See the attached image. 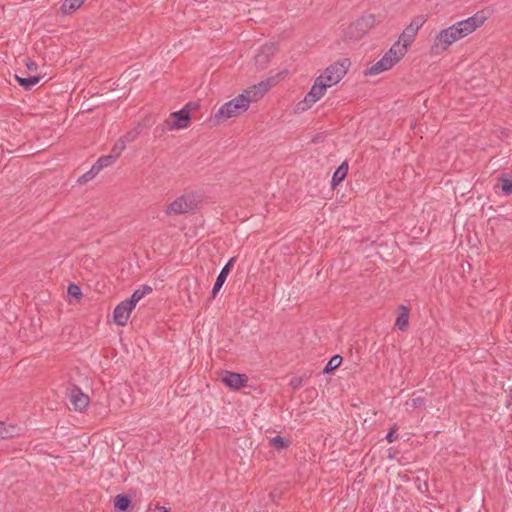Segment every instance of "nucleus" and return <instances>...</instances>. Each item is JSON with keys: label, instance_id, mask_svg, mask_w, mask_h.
Instances as JSON below:
<instances>
[{"label": "nucleus", "instance_id": "f704fd0d", "mask_svg": "<svg viewBox=\"0 0 512 512\" xmlns=\"http://www.w3.org/2000/svg\"><path fill=\"white\" fill-rule=\"evenodd\" d=\"M289 385L294 389H299L303 385V378L299 376L292 377Z\"/></svg>", "mask_w": 512, "mask_h": 512}, {"label": "nucleus", "instance_id": "4468645a", "mask_svg": "<svg viewBox=\"0 0 512 512\" xmlns=\"http://www.w3.org/2000/svg\"><path fill=\"white\" fill-rule=\"evenodd\" d=\"M273 54H274V46L272 44L271 45L266 44V45L262 46L261 49L259 50V52L254 57L255 64L258 66V68L264 69L267 66V64L269 63L270 58Z\"/></svg>", "mask_w": 512, "mask_h": 512}, {"label": "nucleus", "instance_id": "7ed1b4c3", "mask_svg": "<svg viewBox=\"0 0 512 512\" xmlns=\"http://www.w3.org/2000/svg\"><path fill=\"white\" fill-rule=\"evenodd\" d=\"M376 18L374 14H364L352 22L343 32L345 41L360 40L371 28L374 27Z\"/></svg>", "mask_w": 512, "mask_h": 512}, {"label": "nucleus", "instance_id": "f257e3e1", "mask_svg": "<svg viewBox=\"0 0 512 512\" xmlns=\"http://www.w3.org/2000/svg\"><path fill=\"white\" fill-rule=\"evenodd\" d=\"M485 20L486 17L481 12H478L446 29H442L434 39L431 46V54L438 55L446 51L454 42L468 36L482 26Z\"/></svg>", "mask_w": 512, "mask_h": 512}, {"label": "nucleus", "instance_id": "423d86ee", "mask_svg": "<svg viewBox=\"0 0 512 512\" xmlns=\"http://www.w3.org/2000/svg\"><path fill=\"white\" fill-rule=\"evenodd\" d=\"M349 66V59L344 58L328 66L318 77L322 78V81H325V83L331 87L341 81V79L346 75Z\"/></svg>", "mask_w": 512, "mask_h": 512}, {"label": "nucleus", "instance_id": "dca6fc26", "mask_svg": "<svg viewBox=\"0 0 512 512\" xmlns=\"http://www.w3.org/2000/svg\"><path fill=\"white\" fill-rule=\"evenodd\" d=\"M399 314L395 321V327L401 331H406L409 326V308L405 305L398 307Z\"/></svg>", "mask_w": 512, "mask_h": 512}, {"label": "nucleus", "instance_id": "1a4fd4ad", "mask_svg": "<svg viewBox=\"0 0 512 512\" xmlns=\"http://www.w3.org/2000/svg\"><path fill=\"white\" fill-rule=\"evenodd\" d=\"M133 309L132 306L129 307L127 300L120 302L113 311L114 322L119 326H125Z\"/></svg>", "mask_w": 512, "mask_h": 512}, {"label": "nucleus", "instance_id": "f3484780", "mask_svg": "<svg viewBox=\"0 0 512 512\" xmlns=\"http://www.w3.org/2000/svg\"><path fill=\"white\" fill-rule=\"evenodd\" d=\"M21 428L14 424H6L5 422H0V437L2 439H9L15 436L20 435Z\"/></svg>", "mask_w": 512, "mask_h": 512}, {"label": "nucleus", "instance_id": "4be33fe9", "mask_svg": "<svg viewBox=\"0 0 512 512\" xmlns=\"http://www.w3.org/2000/svg\"><path fill=\"white\" fill-rule=\"evenodd\" d=\"M417 33L408 26L405 27L403 32L399 36V41L402 42L403 45H405L407 48L413 43L415 40Z\"/></svg>", "mask_w": 512, "mask_h": 512}, {"label": "nucleus", "instance_id": "c756f323", "mask_svg": "<svg viewBox=\"0 0 512 512\" xmlns=\"http://www.w3.org/2000/svg\"><path fill=\"white\" fill-rule=\"evenodd\" d=\"M140 132H141V126L138 125L134 129L128 131L121 139L125 140L126 144L133 142L138 138V136L140 135Z\"/></svg>", "mask_w": 512, "mask_h": 512}, {"label": "nucleus", "instance_id": "9b49d317", "mask_svg": "<svg viewBox=\"0 0 512 512\" xmlns=\"http://www.w3.org/2000/svg\"><path fill=\"white\" fill-rule=\"evenodd\" d=\"M222 381L229 388L239 389L245 386L248 381V377L245 374L225 371Z\"/></svg>", "mask_w": 512, "mask_h": 512}, {"label": "nucleus", "instance_id": "c9c22d12", "mask_svg": "<svg viewBox=\"0 0 512 512\" xmlns=\"http://www.w3.org/2000/svg\"><path fill=\"white\" fill-rule=\"evenodd\" d=\"M199 108V103L198 102H188L182 109H186L187 112H189V114H191V112L193 110H196Z\"/></svg>", "mask_w": 512, "mask_h": 512}, {"label": "nucleus", "instance_id": "f8f14e48", "mask_svg": "<svg viewBox=\"0 0 512 512\" xmlns=\"http://www.w3.org/2000/svg\"><path fill=\"white\" fill-rule=\"evenodd\" d=\"M70 400L74 409L77 411L84 410L89 404V397L77 386L72 387L70 391Z\"/></svg>", "mask_w": 512, "mask_h": 512}, {"label": "nucleus", "instance_id": "bb28decb", "mask_svg": "<svg viewBox=\"0 0 512 512\" xmlns=\"http://www.w3.org/2000/svg\"><path fill=\"white\" fill-rule=\"evenodd\" d=\"M116 160L115 156L108 154L101 156L94 164L101 171L103 168L114 164Z\"/></svg>", "mask_w": 512, "mask_h": 512}, {"label": "nucleus", "instance_id": "ddd939ff", "mask_svg": "<svg viewBox=\"0 0 512 512\" xmlns=\"http://www.w3.org/2000/svg\"><path fill=\"white\" fill-rule=\"evenodd\" d=\"M394 65L395 60H392V58H389L384 54V56L379 61L374 63L366 70L365 75H377L381 72L391 69Z\"/></svg>", "mask_w": 512, "mask_h": 512}, {"label": "nucleus", "instance_id": "a878e982", "mask_svg": "<svg viewBox=\"0 0 512 512\" xmlns=\"http://www.w3.org/2000/svg\"><path fill=\"white\" fill-rule=\"evenodd\" d=\"M99 172H100V170L97 168V166L95 164H93L89 171L85 172L83 175H81L78 178L77 182L79 184H85V183L91 181L92 179H94L98 175Z\"/></svg>", "mask_w": 512, "mask_h": 512}, {"label": "nucleus", "instance_id": "5701e85b", "mask_svg": "<svg viewBox=\"0 0 512 512\" xmlns=\"http://www.w3.org/2000/svg\"><path fill=\"white\" fill-rule=\"evenodd\" d=\"M498 187L504 195H510L512 193V179L505 175H501L498 177Z\"/></svg>", "mask_w": 512, "mask_h": 512}, {"label": "nucleus", "instance_id": "a211bd4d", "mask_svg": "<svg viewBox=\"0 0 512 512\" xmlns=\"http://www.w3.org/2000/svg\"><path fill=\"white\" fill-rule=\"evenodd\" d=\"M152 292V288L148 285H142L136 289L129 299H126L129 303V307L135 308L136 304L147 294Z\"/></svg>", "mask_w": 512, "mask_h": 512}, {"label": "nucleus", "instance_id": "c85d7f7f", "mask_svg": "<svg viewBox=\"0 0 512 512\" xmlns=\"http://www.w3.org/2000/svg\"><path fill=\"white\" fill-rule=\"evenodd\" d=\"M125 148H126L125 140H122L120 138L113 145L110 154L115 156L116 159H118L120 157V155L122 154V152L125 150Z\"/></svg>", "mask_w": 512, "mask_h": 512}, {"label": "nucleus", "instance_id": "6ab92c4d", "mask_svg": "<svg viewBox=\"0 0 512 512\" xmlns=\"http://www.w3.org/2000/svg\"><path fill=\"white\" fill-rule=\"evenodd\" d=\"M131 505V497L127 494H118L114 499V508L117 512H127Z\"/></svg>", "mask_w": 512, "mask_h": 512}, {"label": "nucleus", "instance_id": "6e6552de", "mask_svg": "<svg viewBox=\"0 0 512 512\" xmlns=\"http://www.w3.org/2000/svg\"><path fill=\"white\" fill-rule=\"evenodd\" d=\"M272 81V78L261 81L244 90V92L240 94L241 96H244V100L248 102V107L252 102H256L261 99L270 90L272 87Z\"/></svg>", "mask_w": 512, "mask_h": 512}, {"label": "nucleus", "instance_id": "0eeeda50", "mask_svg": "<svg viewBox=\"0 0 512 512\" xmlns=\"http://www.w3.org/2000/svg\"><path fill=\"white\" fill-rule=\"evenodd\" d=\"M329 88L322 78L317 77L309 92L305 95L303 101L297 104V109L305 111L315 104L325 94L326 89Z\"/></svg>", "mask_w": 512, "mask_h": 512}, {"label": "nucleus", "instance_id": "473e14b6", "mask_svg": "<svg viewBox=\"0 0 512 512\" xmlns=\"http://www.w3.org/2000/svg\"><path fill=\"white\" fill-rule=\"evenodd\" d=\"M68 295L75 298H79L82 295L80 287L73 283L70 284L68 286Z\"/></svg>", "mask_w": 512, "mask_h": 512}, {"label": "nucleus", "instance_id": "2eb2a0df", "mask_svg": "<svg viewBox=\"0 0 512 512\" xmlns=\"http://www.w3.org/2000/svg\"><path fill=\"white\" fill-rule=\"evenodd\" d=\"M408 48L401 44V42L398 40L396 41L388 50V52L385 53V55L389 58H392V60H395V64L398 63L407 53Z\"/></svg>", "mask_w": 512, "mask_h": 512}, {"label": "nucleus", "instance_id": "4c0bfd02", "mask_svg": "<svg viewBox=\"0 0 512 512\" xmlns=\"http://www.w3.org/2000/svg\"><path fill=\"white\" fill-rule=\"evenodd\" d=\"M26 67H27L28 71H30V72L36 71L38 68L37 64L31 60H28L26 62Z\"/></svg>", "mask_w": 512, "mask_h": 512}, {"label": "nucleus", "instance_id": "20e7f679", "mask_svg": "<svg viewBox=\"0 0 512 512\" xmlns=\"http://www.w3.org/2000/svg\"><path fill=\"white\" fill-rule=\"evenodd\" d=\"M200 202V197L196 192H187L171 202L165 213L167 215H181L194 211Z\"/></svg>", "mask_w": 512, "mask_h": 512}, {"label": "nucleus", "instance_id": "f03ea898", "mask_svg": "<svg viewBox=\"0 0 512 512\" xmlns=\"http://www.w3.org/2000/svg\"><path fill=\"white\" fill-rule=\"evenodd\" d=\"M244 96L238 95L232 100L223 104L217 112L210 118L211 125H218L232 117L239 116L248 110V102Z\"/></svg>", "mask_w": 512, "mask_h": 512}, {"label": "nucleus", "instance_id": "393cba45", "mask_svg": "<svg viewBox=\"0 0 512 512\" xmlns=\"http://www.w3.org/2000/svg\"><path fill=\"white\" fill-rule=\"evenodd\" d=\"M83 2H84V0H65L62 3L61 10L64 13L76 11L78 8L81 7Z\"/></svg>", "mask_w": 512, "mask_h": 512}, {"label": "nucleus", "instance_id": "b1692460", "mask_svg": "<svg viewBox=\"0 0 512 512\" xmlns=\"http://www.w3.org/2000/svg\"><path fill=\"white\" fill-rule=\"evenodd\" d=\"M290 444H291L290 440H288L282 436H279V435L271 438V440H270V445L278 451L288 448L290 446Z\"/></svg>", "mask_w": 512, "mask_h": 512}, {"label": "nucleus", "instance_id": "e433bc0d", "mask_svg": "<svg viewBox=\"0 0 512 512\" xmlns=\"http://www.w3.org/2000/svg\"><path fill=\"white\" fill-rule=\"evenodd\" d=\"M148 512H171L169 509H167L166 507H163V506H160V505H155V506H150L148 508Z\"/></svg>", "mask_w": 512, "mask_h": 512}, {"label": "nucleus", "instance_id": "cd10ccee", "mask_svg": "<svg viewBox=\"0 0 512 512\" xmlns=\"http://www.w3.org/2000/svg\"><path fill=\"white\" fill-rule=\"evenodd\" d=\"M342 363V357L340 355H334L330 358L328 363L325 365L323 369V373H330L333 370L337 369Z\"/></svg>", "mask_w": 512, "mask_h": 512}, {"label": "nucleus", "instance_id": "aec40b11", "mask_svg": "<svg viewBox=\"0 0 512 512\" xmlns=\"http://www.w3.org/2000/svg\"><path fill=\"white\" fill-rule=\"evenodd\" d=\"M348 173V164L347 162H343L334 172L331 180V185L335 188L339 185L347 176Z\"/></svg>", "mask_w": 512, "mask_h": 512}, {"label": "nucleus", "instance_id": "7c9ffc66", "mask_svg": "<svg viewBox=\"0 0 512 512\" xmlns=\"http://www.w3.org/2000/svg\"><path fill=\"white\" fill-rule=\"evenodd\" d=\"M425 22L426 18L423 15H419L411 20L408 27L412 28L416 33H418L419 29L424 25Z\"/></svg>", "mask_w": 512, "mask_h": 512}, {"label": "nucleus", "instance_id": "412c9836", "mask_svg": "<svg viewBox=\"0 0 512 512\" xmlns=\"http://www.w3.org/2000/svg\"><path fill=\"white\" fill-rule=\"evenodd\" d=\"M15 79L17 80L18 84L25 90H31L36 84L40 81V76H30V77H20L18 75H15Z\"/></svg>", "mask_w": 512, "mask_h": 512}, {"label": "nucleus", "instance_id": "9d476101", "mask_svg": "<svg viewBox=\"0 0 512 512\" xmlns=\"http://www.w3.org/2000/svg\"><path fill=\"white\" fill-rule=\"evenodd\" d=\"M235 261H236V257H231L228 260V262L224 265V267L221 269L220 273L218 274V276L216 278L214 286L212 288V292H211L212 299H214L217 296L218 292L224 285Z\"/></svg>", "mask_w": 512, "mask_h": 512}, {"label": "nucleus", "instance_id": "39448f33", "mask_svg": "<svg viewBox=\"0 0 512 512\" xmlns=\"http://www.w3.org/2000/svg\"><path fill=\"white\" fill-rule=\"evenodd\" d=\"M190 120L191 114L186 109H180L171 113L168 119L155 128L154 133L156 136H162L167 131L185 129L189 126Z\"/></svg>", "mask_w": 512, "mask_h": 512}, {"label": "nucleus", "instance_id": "2f4dec72", "mask_svg": "<svg viewBox=\"0 0 512 512\" xmlns=\"http://www.w3.org/2000/svg\"><path fill=\"white\" fill-rule=\"evenodd\" d=\"M386 440L389 442V443H392L394 441H396L398 439V434H397V425L394 424L388 431V433L386 434Z\"/></svg>", "mask_w": 512, "mask_h": 512}, {"label": "nucleus", "instance_id": "72a5a7b5", "mask_svg": "<svg viewBox=\"0 0 512 512\" xmlns=\"http://www.w3.org/2000/svg\"><path fill=\"white\" fill-rule=\"evenodd\" d=\"M410 404L413 408H424L426 406V400L423 397H415L411 399Z\"/></svg>", "mask_w": 512, "mask_h": 512}]
</instances>
